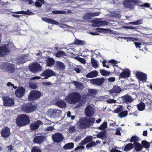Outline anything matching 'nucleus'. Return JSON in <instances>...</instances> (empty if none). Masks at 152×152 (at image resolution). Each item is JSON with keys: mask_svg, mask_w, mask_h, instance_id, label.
<instances>
[{"mask_svg": "<svg viewBox=\"0 0 152 152\" xmlns=\"http://www.w3.org/2000/svg\"><path fill=\"white\" fill-rule=\"evenodd\" d=\"M81 99V96L79 93L73 92L69 94L65 97L64 100L68 104H74L79 102Z\"/></svg>", "mask_w": 152, "mask_h": 152, "instance_id": "nucleus-1", "label": "nucleus"}, {"mask_svg": "<svg viewBox=\"0 0 152 152\" xmlns=\"http://www.w3.org/2000/svg\"><path fill=\"white\" fill-rule=\"evenodd\" d=\"M95 119L93 118H81L78 122L80 127L82 129H85L93 125L95 121Z\"/></svg>", "mask_w": 152, "mask_h": 152, "instance_id": "nucleus-2", "label": "nucleus"}, {"mask_svg": "<svg viewBox=\"0 0 152 152\" xmlns=\"http://www.w3.org/2000/svg\"><path fill=\"white\" fill-rule=\"evenodd\" d=\"M16 123L18 126L22 127L30 123V119L27 115L21 114L17 116Z\"/></svg>", "mask_w": 152, "mask_h": 152, "instance_id": "nucleus-3", "label": "nucleus"}, {"mask_svg": "<svg viewBox=\"0 0 152 152\" xmlns=\"http://www.w3.org/2000/svg\"><path fill=\"white\" fill-rule=\"evenodd\" d=\"M37 105L34 102H30L24 104L21 107V109L24 113H28L35 111L37 109Z\"/></svg>", "mask_w": 152, "mask_h": 152, "instance_id": "nucleus-4", "label": "nucleus"}, {"mask_svg": "<svg viewBox=\"0 0 152 152\" xmlns=\"http://www.w3.org/2000/svg\"><path fill=\"white\" fill-rule=\"evenodd\" d=\"M0 67L9 73H13L15 70V67L14 64L7 62H3L0 65Z\"/></svg>", "mask_w": 152, "mask_h": 152, "instance_id": "nucleus-5", "label": "nucleus"}, {"mask_svg": "<svg viewBox=\"0 0 152 152\" xmlns=\"http://www.w3.org/2000/svg\"><path fill=\"white\" fill-rule=\"evenodd\" d=\"M42 95L41 93L38 90H32L28 95V99L30 101H34L39 98Z\"/></svg>", "mask_w": 152, "mask_h": 152, "instance_id": "nucleus-6", "label": "nucleus"}, {"mask_svg": "<svg viewBox=\"0 0 152 152\" xmlns=\"http://www.w3.org/2000/svg\"><path fill=\"white\" fill-rule=\"evenodd\" d=\"M62 111L58 109H50L48 111V115L51 118H56L61 116Z\"/></svg>", "mask_w": 152, "mask_h": 152, "instance_id": "nucleus-7", "label": "nucleus"}, {"mask_svg": "<svg viewBox=\"0 0 152 152\" xmlns=\"http://www.w3.org/2000/svg\"><path fill=\"white\" fill-rule=\"evenodd\" d=\"M51 137L53 142L57 143L63 142L64 138L63 134L59 132L56 133L52 134Z\"/></svg>", "mask_w": 152, "mask_h": 152, "instance_id": "nucleus-8", "label": "nucleus"}, {"mask_svg": "<svg viewBox=\"0 0 152 152\" xmlns=\"http://www.w3.org/2000/svg\"><path fill=\"white\" fill-rule=\"evenodd\" d=\"M29 70L32 72L36 73L41 71L42 67L40 64L35 62L30 65L29 67Z\"/></svg>", "mask_w": 152, "mask_h": 152, "instance_id": "nucleus-9", "label": "nucleus"}, {"mask_svg": "<svg viewBox=\"0 0 152 152\" xmlns=\"http://www.w3.org/2000/svg\"><path fill=\"white\" fill-rule=\"evenodd\" d=\"M4 105L8 107L12 106L15 104L14 99L8 96H4L2 98Z\"/></svg>", "mask_w": 152, "mask_h": 152, "instance_id": "nucleus-10", "label": "nucleus"}, {"mask_svg": "<svg viewBox=\"0 0 152 152\" xmlns=\"http://www.w3.org/2000/svg\"><path fill=\"white\" fill-rule=\"evenodd\" d=\"M9 46V44H5L0 47V56H4L10 52Z\"/></svg>", "mask_w": 152, "mask_h": 152, "instance_id": "nucleus-11", "label": "nucleus"}, {"mask_svg": "<svg viewBox=\"0 0 152 152\" xmlns=\"http://www.w3.org/2000/svg\"><path fill=\"white\" fill-rule=\"evenodd\" d=\"M136 76L139 81L142 82H146L147 79V76L146 74L143 72H137L135 74Z\"/></svg>", "mask_w": 152, "mask_h": 152, "instance_id": "nucleus-12", "label": "nucleus"}, {"mask_svg": "<svg viewBox=\"0 0 152 152\" xmlns=\"http://www.w3.org/2000/svg\"><path fill=\"white\" fill-rule=\"evenodd\" d=\"M56 75L55 72L52 70L47 69L45 70L40 75L42 77H44V78L43 79H47L49 77L53 76H55Z\"/></svg>", "mask_w": 152, "mask_h": 152, "instance_id": "nucleus-13", "label": "nucleus"}, {"mask_svg": "<svg viewBox=\"0 0 152 152\" xmlns=\"http://www.w3.org/2000/svg\"><path fill=\"white\" fill-rule=\"evenodd\" d=\"M105 79L104 77L101 78H96L92 79L90 80V83L94 85H96L97 86H101L104 81Z\"/></svg>", "mask_w": 152, "mask_h": 152, "instance_id": "nucleus-14", "label": "nucleus"}, {"mask_svg": "<svg viewBox=\"0 0 152 152\" xmlns=\"http://www.w3.org/2000/svg\"><path fill=\"white\" fill-rule=\"evenodd\" d=\"M122 103H131L134 100V99L131 96L128 94L124 96H123L119 98Z\"/></svg>", "mask_w": 152, "mask_h": 152, "instance_id": "nucleus-15", "label": "nucleus"}, {"mask_svg": "<svg viewBox=\"0 0 152 152\" xmlns=\"http://www.w3.org/2000/svg\"><path fill=\"white\" fill-rule=\"evenodd\" d=\"M1 136L4 138H7L9 137L10 134V129L7 126H4L1 132Z\"/></svg>", "mask_w": 152, "mask_h": 152, "instance_id": "nucleus-16", "label": "nucleus"}, {"mask_svg": "<svg viewBox=\"0 0 152 152\" xmlns=\"http://www.w3.org/2000/svg\"><path fill=\"white\" fill-rule=\"evenodd\" d=\"M25 91V89L24 88L20 87L15 90V94L17 97L21 98L24 95Z\"/></svg>", "mask_w": 152, "mask_h": 152, "instance_id": "nucleus-17", "label": "nucleus"}, {"mask_svg": "<svg viewBox=\"0 0 152 152\" xmlns=\"http://www.w3.org/2000/svg\"><path fill=\"white\" fill-rule=\"evenodd\" d=\"M100 14L98 12H87L83 15V17L85 20H89L91 19L93 17L98 16Z\"/></svg>", "mask_w": 152, "mask_h": 152, "instance_id": "nucleus-18", "label": "nucleus"}, {"mask_svg": "<svg viewBox=\"0 0 152 152\" xmlns=\"http://www.w3.org/2000/svg\"><path fill=\"white\" fill-rule=\"evenodd\" d=\"M121 90L122 89L120 87L115 85L114 86L113 88L110 90L109 91L113 96H115L116 94L120 93Z\"/></svg>", "mask_w": 152, "mask_h": 152, "instance_id": "nucleus-19", "label": "nucleus"}, {"mask_svg": "<svg viewBox=\"0 0 152 152\" xmlns=\"http://www.w3.org/2000/svg\"><path fill=\"white\" fill-rule=\"evenodd\" d=\"M45 137L44 135L37 136L34 138L33 142L34 143L41 144L44 142Z\"/></svg>", "mask_w": 152, "mask_h": 152, "instance_id": "nucleus-20", "label": "nucleus"}, {"mask_svg": "<svg viewBox=\"0 0 152 152\" xmlns=\"http://www.w3.org/2000/svg\"><path fill=\"white\" fill-rule=\"evenodd\" d=\"M64 100H57L55 103V105L60 108H63L66 107L67 104Z\"/></svg>", "mask_w": 152, "mask_h": 152, "instance_id": "nucleus-21", "label": "nucleus"}, {"mask_svg": "<svg viewBox=\"0 0 152 152\" xmlns=\"http://www.w3.org/2000/svg\"><path fill=\"white\" fill-rule=\"evenodd\" d=\"M42 124V122L40 121H37L34 123H32L30 126V129L33 131L36 130L39 127V126L41 125Z\"/></svg>", "mask_w": 152, "mask_h": 152, "instance_id": "nucleus-22", "label": "nucleus"}, {"mask_svg": "<svg viewBox=\"0 0 152 152\" xmlns=\"http://www.w3.org/2000/svg\"><path fill=\"white\" fill-rule=\"evenodd\" d=\"M93 140V137L92 136H87L79 143V145H86Z\"/></svg>", "mask_w": 152, "mask_h": 152, "instance_id": "nucleus-23", "label": "nucleus"}, {"mask_svg": "<svg viewBox=\"0 0 152 152\" xmlns=\"http://www.w3.org/2000/svg\"><path fill=\"white\" fill-rule=\"evenodd\" d=\"M28 61L25 55L19 56L17 59V64H23Z\"/></svg>", "mask_w": 152, "mask_h": 152, "instance_id": "nucleus-24", "label": "nucleus"}, {"mask_svg": "<svg viewBox=\"0 0 152 152\" xmlns=\"http://www.w3.org/2000/svg\"><path fill=\"white\" fill-rule=\"evenodd\" d=\"M85 112L86 115L88 117H91L94 114V112L92 111L91 108L89 107H86Z\"/></svg>", "mask_w": 152, "mask_h": 152, "instance_id": "nucleus-25", "label": "nucleus"}, {"mask_svg": "<svg viewBox=\"0 0 152 152\" xmlns=\"http://www.w3.org/2000/svg\"><path fill=\"white\" fill-rule=\"evenodd\" d=\"M130 73L129 70L123 71L119 74V76L121 78H126L130 77Z\"/></svg>", "mask_w": 152, "mask_h": 152, "instance_id": "nucleus-26", "label": "nucleus"}, {"mask_svg": "<svg viewBox=\"0 0 152 152\" xmlns=\"http://www.w3.org/2000/svg\"><path fill=\"white\" fill-rule=\"evenodd\" d=\"M42 20L43 21L50 24L58 25L59 23L58 22L49 18H42Z\"/></svg>", "mask_w": 152, "mask_h": 152, "instance_id": "nucleus-27", "label": "nucleus"}, {"mask_svg": "<svg viewBox=\"0 0 152 152\" xmlns=\"http://www.w3.org/2000/svg\"><path fill=\"white\" fill-rule=\"evenodd\" d=\"M123 4L125 8L129 9L130 10H132L134 8L135 4H131L130 3L124 2Z\"/></svg>", "mask_w": 152, "mask_h": 152, "instance_id": "nucleus-28", "label": "nucleus"}, {"mask_svg": "<svg viewBox=\"0 0 152 152\" xmlns=\"http://www.w3.org/2000/svg\"><path fill=\"white\" fill-rule=\"evenodd\" d=\"M98 74V72L96 70L93 71L87 74L86 76L87 78H93L96 77Z\"/></svg>", "mask_w": 152, "mask_h": 152, "instance_id": "nucleus-29", "label": "nucleus"}, {"mask_svg": "<svg viewBox=\"0 0 152 152\" xmlns=\"http://www.w3.org/2000/svg\"><path fill=\"white\" fill-rule=\"evenodd\" d=\"M56 67L59 70H62L65 69V67L63 63L61 62H59L56 63Z\"/></svg>", "mask_w": 152, "mask_h": 152, "instance_id": "nucleus-30", "label": "nucleus"}, {"mask_svg": "<svg viewBox=\"0 0 152 152\" xmlns=\"http://www.w3.org/2000/svg\"><path fill=\"white\" fill-rule=\"evenodd\" d=\"M134 149L137 151H140L142 149V146L139 142H134Z\"/></svg>", "mask_w": 152, "mask_h": 152, "instance_id": "nucleus-31", "label": "nucleus"}, {"mask_svg": "<svg viewBox=\"0 0 152 152\" xmlns=\"http://www.w3.org/2000/svg\"><path fill=\"white\" fill-rule=\"evenodd\" d=\"M138 110L140 111L144 110L145 109V105L143 102H140L137 105Z\"/></svg>", "mask_w": 152, "mask_h": 152, "instance_id": "nucleus-32", "label": "nucleus"}, {"mask_svg": "<svg viewBox=\"0 0 152 152\" xmlns=\"http://www.w3.org/2000/svg\"><path fill=\"white\" fill-rule=\"evenodd\" d=\"M73 44L76 45H86V42L83 40H81L75 38Z\"/></svg>", "mask_w": 152, "mask_h": 152, "instance_id": "nucleus-33", "label": "nucleus"}, {"mask_svg": "<svg viewBox=\"0 0 152 152\" xmlns=\"http://www.w3.org/2000/svg\"><path fill=\"white\" fill-rule=\"evenodd\" d=\"M133 144L132 143H129L126 145L125 146L124 148V150L125 151L128 152L133 148Z\"/></svg>", "mask_w": 152, "mask_h": 152, "instance_id": "nucleus-34", "label": "nucleus"}, {"mask_svg": "<svg viewBox=\"0 0 152 152\" xmlns=\"http://www.w3.org/2000/svg\"><path fill=\"white\" fill-rule=\"evenodd\" d=\"M54 59L51 58H48L46 60L47 66H51L53 65L54 64Z\"/></svg>", "mask_w": 152, "mask_h": 152, "instance_id": "nucleus-35", "label": "nucleus"}, {"mask_svg": "<svg viewBox=\"0 0 152 152\" xmlns=\"http://www.w3.org/2000/svg\"><path fill=\"white\" fill-rule=\"evenodd\" d=\"M88 95L94 97L97 93V92L95 89H89L88 90Z\"/></svg>", "mask_w": 152, "mask_h": 152, "instance_id": "nucleus-36", "label": "nucleus"}, {"mask_svg": "<svg viewBox=\"0 0 152 152\" xmlns=\"http://www.w3.org/2000/svg\"><path fill=\"white\" fill-rule=\"evenodd\" d=\"M14 13L16 14H25L27 15H31L33 14L32 12H30L29 10H27V11H17L14 12Z\"/></svg>", "mask_w": 152, "mask_h": 152, "instance_id": "nucleus-37", "label": "nucleus"}, {"mask_svg": "<svg viewBox=\"0 0 152 152\" xmlns=\"http://www.w3.org/2000/svg\"><path fill=\"white\" fill-rule=\"evenodd\" d=\"M74 146V144L73 142H70L66 144L63 147V148L65 150L71 149Z\"/></svg>", "mask_w": 152, "mask_h": 152, "instance_id": "nucleus-38", "label": "nucleus"}, {"mask_svg": "<svg viewBox=\"0 0 152 152\" xmlns=\"http://www.w3.org/2000/svg\"><path fill=\"white\" fill-rule=\"evenodd\" d=\"M142 148H144L146 149L150 147V144L149 142L145 140H142L141 142Z\"/></svg>", "mask_w": 152, "mask_h": 152, "instance_id": "nucleus-39", "label": "nucleus"}, {"mask_svg": "<svg viewBox=\"0 0 152 152\" xmlns=\"http://www.w3.org/2000/svg\"><path fill=\"white\" fill-rule=\"evenodd\" d=\"M40 148L38 146H34L32 147L31 152H41Z\"/></svg>", "mask_w": 152, "mask_h": 152, "instance_id": "nucleus-40", "label": "nucleus"}, {"mask_svg": "<svg viewBox=\"0 0 152 152\" xmlns=\"http://www.w3.org/2000/svg\"><path fill=\"white\" fill-rule=\"evenodd\" d=\"M113 66L117 67L116 68H114V73L117 75H119V74L121 73V72L123 69L119 67L117 65H113Z\"/></svg>", "mask_w": 152, "mask_h": 152, "instance_id": "nucleus-41", "label": "nucleus"}, {"mask_svg": "<svg viewBox=\"0 0 152 152\" xmlns=\"http://www.w3.org/2000/svg\"><path fill=\"white\" fill-rule=\"evenodd\" d=\"M96 143L95 141H91L88 143H87V144L86 145V147L88 149L90 148H91L93 147L96 146Z\"/></svg>", "mask_w": 152, "mask_h": 152, "instance_id": "nucleus-42", "label": "nucleus"}, {"mask_svg": "<svg viewBox=\"0 0 152 152\" xmlns=\"http://www.w3.org/2000/svg\"><path fill=\"white\" fill-rule=\"evenodd\" d=\"M91 63L92 66L95 68L96 69L98 67V65L97 61L93 58H91Z\"/></svg>", "mask_w": 152, "mask_h": 152, "instance_id": "nucleus-43", "label": "nucleus"}, {"mask_svg": "<svg viewBox=\"0 0 152 152\" xmlns=\"http://www.w3.org/2000/svg\"><path fill=\"white\" fill-rule=\"evenodd\" d=\"M56 56L57 57H60L63 56H66V54L65 52L62 50L58 51L56 54Z\"/></svg>", "mask_w": 152, "mask_h": 152, "instance_id": "nucleus-44", "label": "nucleus"}, {"mask_svg": "<svg viewBox=\"0 0 152 152\" xmlns=\"http://www.w3.org/2000/svg\"><path fill=\"white\" fill-rule=\"evenodd\" d=\"M139 141V138L137 136L134 135L132 136L131 138L130 142H133V144L134 142H137Z\"/></svg>", "mask_w": 152, "mask_h": 152, "instance_id": "nucleus-45", "label": "nucleus"}, {"mask_svg": "<svg viewBox=\"0 0 152 152\" xmlns=\"http://www.w3.org/2000/svg\"><path fill=\"white\" fill-rule=\"evenodd\" d=\"M128 115V111L127 110L121 111L119 114L118 116L120 118H122L126 117Z\"/></svg>", "mask_w": 152, "mask_h": 152, "instance_id": "nucleus-46", "label": "nucleus"}, {"mask_svg": "<svg viewBox=\"0 0 152 152\" xmlns=\"http://www.w3.org/2000/svg\"><path fill=\"white\" fill-rule=\"evenodd\" d=\"M105 130L102 131L96 135L97 137L102 139L105 136Z\"/></svg>", "mask_w": 152, "mask_h": 152, "instance_id": "nucleus-47", "label": "nucleus"}, {"mask_svg": "<svg viewBox=\"0 0 152 152\" xmlns=\"http://www.w3.org/2000/svg\"><path fill=\"white\" fill-rule=\"evenodd\" d=\"M100 72L101 75L103 76H109L110 74L109 72L107 71L104 69H101L100 71Z\"/></svg>", "mask_w": 152, "mask_h": 152, "instance_id": "nucleus-48", "label": "nucleus"}, {"mask_svg": "<svg viewBox=\"0 0 152 152\" xmlns=\"http://www.w3.org/2000/svg\"><path fill=\"white\" fill-rule=\"evenodd\" d=\"M96 24H98L100 25L99 26H104L105 25H107L108 24V22L106 21H96Z\"/></svg>", "mask_w": 152, "mask_h": 152, "instance_id": "nucleus-49", "label": "nucleus"}, {"mask_svg": "<svg viewBox=\"0 0 152 152\" xmlns=\"http://www.w3.org/2000/svg\"><path fill=\"white\" fill-rule=\"evenodd\" d=\"M75 59L80 62L81 63L85 64L86 63V61L83 58H81L79 56H76Z\"/></svg>", "mask_w": 152, "mask_h": 152, "instance_id": "nucleus-50", "label": "nucleus"}, {"mask_svg": "<svg viewBox=\"0 0 152 152\" xmlns=\"http://www.w3.org/2000/svg\"><path fill=\"white\" fill-rule=\"evenodd\" d=\"M72 83L74 85L75 87L77 88H79L82 87L83 84L81 83H79L76 81H74L72 82Z\"/></svg>", "mask_w": 152, "mask_h": 152, "instance_id": "nucleus-51", "label": "nucleus"}, {"mask_svg": "<svg viewBox=\"0 0 152 152\" xmlns=\"http://www.w3.org/2000/svg\"><path fill=\"white\" fill-rule=\"evenodd\" d=\"M124 2L130 3L132 2L134 4H140L142 2L141 1L138 0H125Z\"/></svg>", "mask_w": 152, "mask_h": 152, "instance_id": "nucleus-52", "label": "nucleus"}, {"mask_svg": "<svg viewBox=\"0 0 152 152\" xmlns=\"http://www.w3.org/2000/svg\"><path fill=\"white\" fill-rule=\"evenodd\" d=\"M52 13L54 14H66L65 11L63 10H53L52 11Z\"/></svg>", "mask_w": 152, "mask_h": 152, "instance_id": "nucleus-53", "label": "nucleus"}, {"mask_svg": "<svg viewBox=\"0 0 152 152\" xmlns=\"http://www.w3.org/2000/svg\"><path fill=\"white\" fill-rule=\"evenodd\" d=\"M107 122H103L99 127L100 130H104L107 128Z\"/></svg>", "mask_w": 152, "mask_h": 152, "instance_id": "nucleus-54", "label": "nucleus"}, {"mask_svg": "<svg viewBox=\"0 0 152 152\" xmlns=\"http://www.w3.org/2000/svg\"><path fill=\"white\" fill-rule=\"evenodd\" d=\"M123 110V108L122 106H120L119 107H118L114 111V113H118L119 114Z\"/></svg>", "mask_w": 152, "mask_h": 152, "instance_id": "nucleus-55", "label": "nucleus"}, {"mask_svg": "<svg viewBox=\"0 0 152 152\" xmlns=\"http://www.w3.org/2000/svg\"><path fill=\"white\" fill-rule=\"evenodd\" d=\"M129 24L132 25H139L142 24V23L141 21L140 20H137L135 21L129 22Z\"/></svg>", "mask_w": 152, "mask_h": 152, "instance_id": "nucleus-56", "label": "nucleus"}, {"mask_svg": "<svg viewBox=\"0 0 152 152\" xmlns=\"http://www.w3.org/2000/svg\"><path fill=\"white\" fill-rule=\"evenodd\" d=\"M113 15L117 18H120L121 17V15L119 14V12L118 11H115L113 12Z\"/></svg>", "mask_w": 152, "mask_h": 152, "instance_id": "nucleus-57", "label": "nucleus"}, {"mask_svg": "<svg viewBox=\"0 0 152 152\" xmlns=\"http://www.w3.org/2000/svg\"><path fill=\"white\" fill-rule=\"evenodd\" d=\"M29 86L31 88L34 89H36L37 87V84L35 83H30Z\"/></svg>", "mask_w": 152, "mask_h": 152, "instance_id": "nucleus-58", "label": "nucleus"}, {"mask_svg": "<svg viewBox=\"0 0 152 152\" xmlns=\"http://www.w3.org/2000/svg\"><path fill=\"white\" fill-rule=\"evenodd\" d=\"M55 129L54 127V126H49L45 130L46 131H52Z\"/></svg>", "mask_w": 152, "mask_h": 152, "instance_id": "nucleus-59", "label": "nucleus"}, {"mask_svg": "<svg viewBox=\"0 0 152 152\" xmlns=\"http://www.w3.org/2000/svg\"><path fill=\"white\" fill-rule=\"evenodd\" d=\"M107 29L101 28H96V30L99 32H102L104 31H106Z\"/></svg>", "mask_w": 152, "mask_h": 152, "instance_id": "nucleus-60", "label": "nucleus"}, {"mask_svg": "<svg viewBox=\"0 0 152 152\" xmlns=\"http://www.w3.org/2000/svg\"><path fill=\"white\" fill-rule=\"evenodd\" d=\"M107 102L108 103H113L116 102V100L113 99H110L106 100Z\"/></svg>", "mask_w": 152, "mask_h": 152, "instance_id": "nucleus-61", "label": "nucleus"}, {"mask_svg": "<svg viewBox=\"0 0 152 152\" xmlns=\"http://www.w3.org/2000/svg\"><path fill=\"white\" fill-rule=\"evenodd\" d=\"M134 44L136 46V47L137 48H140L141 45H142L141 43L136 42H134Z\"/></svg>", "mask_w": 152, "mask_h": 152, "instance_id": "nucleus-62", "label": "nucleus"}, {"mask_svg": "<svg viewBox=\"0 0 152 152\" xmlns=\"http://www.w3.org/2000/svg\"><path fill=\"white\" fill-rule=\"evenodd\" d=\"M85 148V147L84 146H83L82 145H81L79 146H77L75 149V151H76L77 150H79L80 149H84Z\"/></svg>", "mask_w": 152, "mask_h": 152, "instance_id": "nucleus-63", "label": "nucleus"}, {"mask_svg": "<svg viewBox=\"0 0 152 152\" xmlns=\"http://www.w3.org/2000/svg\"><path fill=\"white\" fill-rule=\"evenodd\" d=\"M75 128L74 126L70 127L69 129V131L71 132L74 133L75 132Z\"/></svg>", "mask_w": 152, "mask_h": 152, "instance_id": "nucleus-64", "label": "nucleus"}]
</instances>
